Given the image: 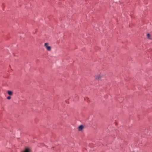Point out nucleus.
<instances>
[{"label":"nucleus","mask_w":152,"mask_h":152,"mask_svg":"<svg viewBox=\"0 0 152 152\" xmlns=\"http://www.w3.org/2000/svg\"><path fill=\"white\" fill-rule=\"evenodd\" d=\"M31 149L30 148H25L22 152H31Z\"/></svg>","instance_id":"2"},{"label":"nucleus","mask_w":152,"mask_h":152,"mask_svg":"<svg viewBox=\"0 0 152 152\" xmlns=\"http://www.w3.org/2000/svg\"><path fill=\"white\" fill-rule=\"evenodd\" d=\"M83 126L82 125H81L78 126V129L79 131H81L83 129Z\"/></svg>","instance_id":"4"},{"label":"nucleus","mask_w":152,"mask_h":152,"mask_svg":"<svg viewBox=\"0 0 152 152\" xmlns=\"http://www.w3.org/2000/svg\"><path fill=\"white\" fill-rule=\"evenodd\" d=\"M11 98V97L10 96H8L7 97V99H10Z\"/></svg>","instance_id":"7"},{"label":"nucleus","mask_w":152,"mask_h":152,"mask_svg":"<svg viewBox=\"0 0 152 152\" xmlns=\"http://www.w3.org/2000/svg\"><path fill=\"white\" fill-rule=\"evenodd\" d=\"M7 93L10 96H12L13 95V92L10 91H7Z\"/></svg>","instance_id":"5"},{"label":"nucleus","mask_w":152,"mask_h":152,"mask_svg":"<svg viewBox=\"0 0 152 152\" xmlns=\"http://www.w3.org/2000/svg\"><path fill=\"white\" fill-rule=\"evenodd\" d=\"M102 76L100 75H98L95 77V78L97 80H100L102 78Z\"/></svg>","instance_id":"3"},{"label":"nucleus","mask_w":152,"mask_h":152,"mask_svg":"<svg viewBox=\"0 0 152 152\" xmlns=\"http://www.w3.org/2000/svg\"><path fill=\"white\" fill-rule=\"evenodd\" d=\"M147 37L148 39H151L150 35L149 34H147Z\"/></svg>","instance_id":"6"},{"label":"nucleus","mask_w":152,"mask_h":152,"mask_svg":"<svg viewBox=\"0 0 152 152\" xmlns=\"http://www.w3.org/2000/svg\"><path fill=\"white\" fill-rule=\"evenodd\" d=\"M44 46L47 50L50 51L51 50V47L49 45V44L48 43H45L44 44Z\"/></svg>","instance_id":"1"}]
</instances>
